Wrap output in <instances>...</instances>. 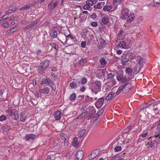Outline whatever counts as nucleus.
<instances>
[{
    "label": "nucleus",
    "instance_id": "obj_33",
    "mask_svg": "<svg viewBox=\"0 0 160 160\" xmlns=\"http://www.w3.org/2000/svg\"><path fill=\"white\" fill-rule=\"evenodd\" d=\"M126 72L127 73L129 74L132 72V70L129 67L127 68L126 69Z\"/></svg>",
    "mask_w": 160,
    "mask_h": 160
},
{
    "label": "nucleus",
    "instance_id": "obj_27",
    "mask_svg": "<svg viewBox=\"0 0 160 160\" xmlns=\"http://www.w3.org/2000/svg\"><path fill=\"white\" fill-rule=\"evenodd\" d=\"M50 45L52 46V48L55 49L56 50H57L58 47V45L55 42H52L50 44Z\"/></svg>",
    "mask_w": 160,
    "mask_h": 160
},
{
    "label": "nucleus",
    "instance_id": "obj_6",
    "mask_svg": "<svg viewBox=\"0 0 160 160\" xmlns=\"http://www.w3.org/2000/svg\"><path fill=\"white\" fill-rule=\"evenodd\" d=\"M104 99L103 98H99L98 101L95 102V106L97 108H99L102 106L103 103Z\"/></svg>",
    "mask_w": 160,
    "mask_h": 160
},
{
    "label": "nucleus",
    "instance_id": "obj_12",
    "mask_svg": "<svg viewBox=\"0 0 160 160\" xmlns=\"http://www.w3.org/2000/svg\"><path fill=\"white\" fill-rule=\"evenodd\" d=\"M50 89L48 88H44L43 89H40L39 92L40 93L48 94L49 93Z\"/></svg>",
    "mask_w": 160,
    "mask_h": 160
},
{
    "label": "nucleus",
    "instance_id": "obj_58",
    "mask_svg": "<svg viewBox=\"0 0 160 160\" xmlns=\"http://www.w3.org/2000/svg\"><path fill=\"white\" fill-rule=\"evenodd\" d=\"M91 18L93 19L96 18L97 17V15L95 13H94L91 15Z\"/></svg>",
    "mask_w": 160,
    "mask_h": 160
},
{
    "label": "nucleus",
    "instance_id": "obj_13",
    "mask_svg": "<svg viewBox=\"0 0 160 160\" xmlns=\"http://www.w3.org/2000/svg\"><path fill=\"white\" fill-rule=\"evenodd\" d=\"M129 59L126 56H122V57L121 61H122V63L123 66L125 65L126 63L128 61Z\"/></svg>",
    "mask_w": 160,
    "mask_h": 160
},
{
    "label": "nucleus",
    "instance_id": "obj_16",
    "mask_svg": "<svg viewBox=\"0 0 160 160\" xmlns=\"http://www.w3.org/2000/svg\"><path fill=\"white\" fill-rule=\"evenodd\" d=\"M35 135L32 134H27L26 136V138L28 140H29L30 139L33 140L35 138Z\"/></svg>",
    "mask_w": 160,
    "mask_h": 160
},
{
    "label": "nucleus",
    "instance_id": "obj_21",
    "mask_svg": "<svg viewBox=\"0 0 160 160\" xmlns=\"http://www.w3.org/2000/svg\"><path fill=\"white\" fill-rule=\"evenodd\" d=\"M134 19V14L133 13L132 14L131 13L130 15H129L127 18V21L131 22L133 21Z\"/></svg>",
    "mask_w": 160,
    "mask_h": 160
},
{
    "label": "nucleus",
    "instance_id": "obj_17",
    "mask_svg": "<svg viewBox=\"0 0 160 160\" xmlns=\"http://www.w3.org/2000/svg\"><path fill=\"white\" fill-rule=\"evenodd\" d=\"M114 93L113 92H111L109 93L105 98V99L109 100L111 99L113 97Z\"/></svg>",
    "mask_w": 160,
    "mask_h": 160
},
{
    "label": "nucleus",
    "instance_id": "obj_24",
    "mask_svg": "<svg viewBox=\"0 0 160 160\" xmlns=\"http://www.w3.org/2000/svg\"><path fill=\"white\" fill-rule=\"evenodd\" d=\"M152 104V103L148 102L146 104H142L140 106V109H143L147 107V106H148Z\"/></svg>",
    "mask_w": 160,
    "mask_h": 160
},
{
    "label": "nucleus",
    "instance_id": "obj_52",
    "mask_svg": "<svg viewBox=\"0 0 160 160\" xmlns=\"http://www.w3.org/2000/svg\"><path fill=\"white\" fill-rule=\"evenodd\" d=\"M90 111H91L92 112L91 113V114H93L95 113V110L94 108V107H91L89 109Z\"/></svg>",
    "mask_w": 160,
    "mask_h": 160
},
{
    "label": "nucleus",
    "instance_id": "obj_44",
    "mask_svg": "<svg viewBox=\"0 0 160 160\" xmlns=\"http://www.w3.org/2000/svg\"><path fill=\"white\" fill-rule=\"evenodd\" d=\"M115 151L116 152H118L122 150L121 147L120 146H117L114 148Z\"/></svg>",
    "mask_w": 160,
    "mask_h": 160
},
{
    "label": "nucleus",
    "instance_id": "obj_40",
    "mask_svg": "<svg viewBox=\"0 0 160 160\" xmlns=\"http://www.w3.org/2000/svg\"><path fill=\"white\" fill-rule=\"evenodd\" d=\"M88 114V111L82 113V114H81V117L82 118L85 117Z\"/></svg>",
    "mask_w": 160,
    "mask_h": 160
},
{
    "label": "nucleus",
    "instance_id": "obj_14",
    "mask_svg": "<svg viewBox=\"0 0 160 160\" xmlns=\"http://www.w3.org/2000/svg\"><path fill=\"white\" fill-rule=\"evenodd\" d=\"M72 143L73 146L76 147H78L79 144V142H78V138L77 137L74 138Z\"/></svg>",
    "mask_w": 160,
    "mask_h": 160
},
{
    "label": "nucleus",
    "instance_id": "obj_62",
    "mask_svg": "<svg viewBox=\"0 0 160 160\" xmlns=\"http://www.w3.org/2000/svg\"><path fill=\"white\" fill-rule=\"evenodd\" d=\"M12 12L11 10L9 9L6 11L5 13L7 14H9L11 13Z\"/></svg>",
    "mask_w": 160,
    "mask_h": 160
},
{
    "label": "nucleus",
    "instance_id": "obj_45",
    "mask_svg": "<svg viewBox=\"0 0 160 160\" xmlns=\"http://www.w3.org/2000/svg\"><path fill=\"white\" fill-rule=\"evenodd\" d=\"M7 119L6 117L4 115H2L0 117V121H3Z\"/></svg>",
    "mask_w": 160,
    "mask_h": 160
},
{
    "label": "nucleus",
    "instance_id": "obj_64",
    "mask_svg": "<svg viewBox=\"0 0 160 160\" xmlns=\"http://www.w3.org/2000/svg\"><path fill=\"white\" fill-rule=\"evenodd\" d=\"M86 34L83 33V32L82 34V38H83L85 39L86 37Z\"/></svg>",
    "mask_w": 160,
    "mask_h": 160
},
{
    "label": "nucleus",
    "instance_id": "obj_25",
    "mask_svg": "<svg viewBox=\"0 0 160 160\" xmlns=\"http://www.w3.org/2000/svg\"><path fill=\"white\" fill-rule=\"evenodd\" d=\"M105 3L104 2H98V3L97 4L95 5L94 6V7L95 8H98L99 9H100L102 8V7H101V5L102 4V5H104Z\"/></svg>",
    "mask_w": 160,
    "mask_h": 160
},
{
    "label": "nucleus",
    "instance_id": "obj_19",
    "mask_svg": "<svg viewBox=\"0 0 160 160\" xmlns=\"http://www.w3.org/2000/svg\"><path fill=\"white\" fill-rule=\"evenodd\" d=\"M51 32V36L52 38H55L58 35V32L55 30H52Z\"/></svg>",
    "mask_w": 160,
    "mask_h": 160
},
{
    "label": "nucleus",
    "instance_id": "obj_7",
    "mask_svg": "<svg viewBox=\"0 0 160 160\" xmlns=\"http://www.w3.org/2000/svg\"><path fill=\"white\" fill-rule=\"evenodd\" d=\"M158 142H159V139H158L157 138H156L153 141H150L148 143V144L150 147L152 148L154 147Z\"/></svg>",
    "mask_w": 160,
    "mask_h": 160
},
{
    "label": "nucleus",
    "instance_id": "obj_2",
    "mask_svg": "<svg viewBox=\"0 0 160 160\" xmlns=\"http://www.w3.org/2000/svg\"><path fill=\"white\" fill-rule=\"evenodd\" d=\"M101 82L99 81H96L92 86L91 89L92 92H94L95 94L101 90Z\"/></svg>",
    "mask_w": 160,
    "mask_h": 160
},
{
    "label": "nucleus",
    "instance_id": "obj_20",
    "mask_svg": "<svg viewBox=\"0 0 160 160\" xmlns=\"http://www.w3.org/2000/svg\"><path fill=\"white\" fill-rule=\"evenodd\" d=\"M32 5H31V4H27L25 5L22 8H20L19 9L20 10H27L29 9L30 7H31Z\"/></svg>",
    "mask_w": 160,
    "mask_h": 160
},
{
    "label": "nucleus",
    "instance_id": "obj_37",
    "mask_svg": "<svg viewBox=\"0 0 160 160\" xmlns=\"http://www.w3.org/2000/svg\"><path fill=\"white\" fill-rule=\"evenodd\" d=\"M39 22L38 21L36 20L33 22L32 23H31L30 24L32 28L34 27H36L37 25L38 24Z\"/></svg>",
    "mask_w": 160,
    "mask_h": 160
},
{
    "label": "nucleus",
    "instance_id": "obj_49",
    "mask_svg": "<svg viewBox=\"0 0 160 160\" xmlns=\"http://www.w3.org/2000/svg\"><path fill=\"white\" fill-rule=\"evenodd\" d=\"M87 62V60L85 58L82 59H81V65H82V62L83 63L82 65H84V63H86Z\"/></svg>",
    "mask_w": 160,
    "mask_h": 160
},
{
    "label": "nucleus",
    "instance_id": "obj_56",
    "mask_svg": "<svg viewBox=\"0 0 160 160\" xmlns=\"http://www.w3.org/2000/svg\"><path fill=\"white\" fill-rule=\"evenodd\" d=\"M91 25L92 27H95L98 26V23L96 22H93L91 23Z\"/></svg>",
    "mask_w": 160,
    "mask_h": 160
},
{
    "label": "nucleus",
    "instance_id": "obj_61",
    "mask_svg": "<svg viewBox=\"0 0 160 160\" xmlns=\"http://www.w3.org/2000/svg\"><path fill=\"white\" fill-rule=\"evenodd\" d=\"M60 138H62V139L63 140H65L64 141V143H65V141L66 140V139L65 138L64 136H63L62 135V134H60Z\"/></svg>",
    "mask_w": 160,
    "mask_h": 160
},
{
    "label": "nucleus",
    "instance_id": "obj_10",
    "mask_svg": "<svg viewBox=\"0 0 160 160\" xmlns=\"http://www.w3.org/2000/svg\"><path fill=\"white\" fill-rule=\"evenodd\" d=\"M122 18L124 19H126L128 16V11L127 9L123 10L122 11Z\"/></svg>",
    "mask_w": 160,
    "mask_h": 160
},
{
    "label": "nucleus",
    "instance_id": "obj_54",
    "mask_svg": "<svg viewBox=\"0 0 160 160\" xmlns=\"http://www.w3.org/2000/svg\"><path fill=\"white\" fill-rule=\"evenodd\" d=\"M81 46L83 48H85L86 46V42L85 41H82L81 44Z\"/></svg>",
    "mask_w": 160,
    "mask_h": 160
},
{
    "label": "nucleus",
    "instance_id": "obj_47",
    "mask_svg": "<svg viewBox=\"0 0 160 160\" xmlns=\"http://www.w3.org/2000/svg\"><path fill=\"white\" fill-rule=\"evenodd\" d=\"M108 78H110V79L113 78L114 76V74L112 73H109L108 74Z\"/></svg>",
    "mask_w": 160,
    "mask_h": 160
},
{
    "label": "nucleus",
    "instance_id": "obj_55",
    "mask_svg": "<svg viewBox=\"0 0 160 160\" xmlns=\"http://www.w3.org/2000/svg\"><path fill=\"white\" fill-rule=\"evenodd\" d=\"M47 83V78L46 79L45 78H42L41 81V84H46Z\"/></svg>",
    "mask_w": 160,
    "mask_h": 160
},
{
    "label": "nucleus",
    "instance_id": "obj_5",
    "mask_svg": "<svg viewBox=\"0 0 160 160\" xmlns=\"http://www.w3.org/2000/svg\"><path fill=\"white\" fill-rule=\"evenodd\" d=\"M122 89V92L123 93L128 92L132 88L131 85L129 83H124L121 86Z\"/></svg>",
    "mask_w": 160,
    "mask_h": 160
},
{
    "label": "nucleus",
    "instance_id": "obj_42",
    "mask_svg": "<svg viewBox=\"0 0 160 160\" xmlns=\"http://www.w3.org/2000/svg\"><path fill=\"white\" fill-rule=\"evenodd\" d=\"M80 152L79 151H78L75 154L76 160H79L80 158Z\"/></svg>",
    "mask_w": 160,
    "mask_h": 160
},
{
    "label": "nucleus",
    "instance_id": "obj_46",
    "mask_svg": "<svg viewBox=\"0 0 160 160\" xmlns=\"http://www.w3.org/2000/svg\"><path fill=\"white\" fill-rule=\"evenodd\" d=\"M64 37L65 38L66 40H67L69 38H71L72 39L73 38L72 35L71 34H69L68 36H65Z\"/></svg>",
    "mask_w": 160,
    "mask_h": 160
},
{
    "label": "nucleus",
    "instance_id": "obj_31",
    "mask_svg": "<svg viewBox=\"0 0 160 160\" xmlns=\"http://www.w3.org/2000/svg\"><path fill=\"white\" fill-rule=\"evenodd\" d=\"M16 28H12L8 30L6 32V34L8 35L10 33H12L16 31Z\"/></svg>",
    "mask_w": 160,
    "mask_h": 160
},
{
    "label": "nucleus",
    "instance_id": "obj_29",
    "mask_svg": "<svg viewBox=\"0 0 160 160\" xmlns=\"http://www.w3.org/2000/svg\"><path fill=\"white\" fill-rule=\"evenodd\" d=\"M47 82L50 86L53 84V83L49 78H47Z\"/></svg>",
    "mask_w": 160,
    "mask_h": 160
},
{
    "label": "nucleus",
    "instance_id": "obj_60",
    "mask_svg": "<svg viewBox=\"0 0 160 160\" xmlns=\"http://www.w3.org/2000/svg\"><path fill=\"white\" fill-rule=\"evenodd\" d=\"M148 134V133L147 132H146L144 134H141L140 135V136L142 137V138H145V137H146L147 135Z\"/></svg>",
    "mask_w": 160,
    "mask_h": 160
},
{
    "label": "nucleus",
    "instance_id": "obj_38",
    "mask_svg": "<svg viewBox=\"0 0 160 160\" xmlns=\"http://www.w3.org/2000/svg\"><path fill=\"white\" fill-rule=\"evenodd\" d=\"M154 137L158 139H159V142H160V132H156L154 135Z\"/></svg>",
    "mask_w": 160,
    "mask_h": 160
},
{
    "label": "nucleus",
    "instance_id": "obj_34",
    "mask_svg": "<svg viewBox=\"0 0 160 160\" xmlns=\"http://www.w3.org/2000/svg\"><path fill=\"white\" fill-rule=\"evenodd\" d=\"M87 82V79L86 78H83L81 80V83L82 84H84L86 83Z\"/></svg>",
    "mask_w": 160,
    "mask_h": 160
},
{
    "label": "nucleus",
    "instance_id": "obj_50",
    "mask_svg": "<svg viewBox=\"0 0 160 160\" xmlns=\"http://www.w3.org/2000/svg\"><path fill=\"white\" fill-rule=\"evenodd\" d=\"M122 88L121 86L120 87L116 92V94L117 95L119 94L121 91H122Z\"/></svg>",
    "mask_w": 160,
    "mask_h": 160
},
{
    "label": "nucleus",
    "instance_id": "obj_11",
    "mask_svg": "<svg viewBox=\"0 0 160 160\" xmlns=\"http://www.w3.org/2000/svg\"><path fill=\"white\" fill-rule=\"evenodd\" d=\"M153 108L154 112L156 113H158V110H160V103H155L154 104Z\"/></svg>",
    "mask_w": 160,
    "mask_h": 160
},
{
    "label": "nucleus",
    "instance_id": "obj_57",
    "mask_svg": "<svg viewBox=\"0 0 160 160\" xmlns=\"http://www.w3.org/2000/svg\"><path fill=\"white\" fill-rule=\"evenodd\" d=\"M137 68H138V67H134V70L135 72H136V73H137L139 72L140 69H141V67L139 68L138 69V71L136 70Z\"/></svg>",
    "mask_w": 160,
    "mask_h": 160
},
{
    "label": "nucleus",
    "instance_id": "obj_8",
    "mask_svg": "<svg viewBox=\"0 0 160 160\" xmlns=\"http://www.w3.org/2000/svg\"><path fill=\"white\" fill-rule=\"evenodd\" d=\"M62 112L59 111H56L54 114V116L56 120H59L61 118Z\"/></svg>",
    "mask_w": 160,
    "mask_h": 160
},
{
    "label": "nucleus",
    "instance_id": "obj_23",
    "mask_svg": "<svg viewBox=\"0 0 160 160\" xmlns=\"http://www.w3.org/2000/svg\"><path fill=\"white\" fill-rule=\"evenodd\" d=\"M64 49V51L67 54H70L72 52L71 51H69L71 49V48L69 46L66 47Z\"/></svg>",
    "mask_w": 160,
    "mask_h": 160
},
{
    "label": "nucleus",
    "instance_id": "obj_41",
    "mask_svg": "<svg viewBox=\"0 0 160 160\" xmlns=\"http://www.w3.org/2000/svg\"><path fill=\"white\" fill-rule=\"evenodd\" d=\"M76 98V95L75 93L72 94L70 97V99L71 100H74Z\"/></svg>",
    "mask_w": 160,
    "mask_h": 160
},
{
    "label": "nucleus",
    "instance_id": "obj_59",
    "mask_svg": "<svg viewBox=\"0 0 160 160\" xmlns=\"http://www.w3.org/2000/svg\"><path fill=\"white\" fill-rule=\"evenodd\" d=\"M86 89V87L85 86H82L81 87V91L84 92Z\"/></svg>",
    "mask_w": 160,
    "mask_h": 160
},
{
    "label": "nucleus",
    "instance_id": "obj_32",
    "mask_svg": "<svg viewBox=\"0 0 160 160\" xmlns=\"http://www.w3.org/2000/svg\"><path fill=\"white\" fill-rule=\"evenodd\" d=\"M101 64L102 66H104L107 63V62L105 60V59L104 58H102L100 60Z\"/></svg>",
    "mask_w": 160,
    "mask_h": 160
},
{
    "label": "nucleus",
    "instance_id": "obj_48",
    "mask_svg": "<svg viewBox=\"0 0 160 160\" xmlns=\"http://www.w3.org/2000/svg\"><path fill=\"white\" fill-rule=\"evenodd\" d=\"M70 85L72 88H75L76 87V85L75 82H72L71 83Z\"/></svg>",
    "mask_w": 160,
    "mask_h": 160
},
{
    "label": "nucleus",
    "instance_id": "obj_3",
    "mask_svg": "<svg viewBox=\"0 0 160 160\" xmlns=\"http://www.w3.org/2000/svg\"><path fill=\"white\" fill-rule=\"evenodd\" d=\"M8 115L10 116H13V119L14 120H17L19 118V115L18 112L15 109L11 108L7 110L6 111Z\"/></svg>",
    "mask_w": 160,
    "mask_h": 160
},
{
    "label": "nucleus",
    "instance_id": "obj_43",
    "mask_svg": "<svg viewBox=\"0 0 160 160\" xmlns=\"http://www.w3.org/2000/svg\"><path fill=\"white\" fill-rule=\"evenodd\" d=\"M86 129H82L81 130V138L83 137L84 134L85 133Z\"/></svg>",
    "mask_w": 160,
    "mask_h": 160
},
{
    "label": "nucleus",
    "instance_id": "obj_30",
    "mask_svg": "<svg viewBox=\"0 0 160 160\" xmlns=\"http://www.w3.org/2000/svg\"><path fill=\"white\" fill-rule=\"evenodd\" d=\"M104 110V109L103 108L98 112L96 114V115H97L98 117L101 116L103 113Z\"/></svg>",
    "mask_w": 160,
    "mask_h": 160
},
{
    "label": "nucleus",
    "instance_id": "obj_4",
    "mask_svg": "<svg viewBox=\"0 0 160 160\" xmlns=\"http://www.w3.org/2000/svg\"><path fill=\"white\" fill-rule=\"evenodd\" d=\"M100 149H96L93 150L89 156L88 158L90 160L93 159L97 156L100 152Z\"/></svg>",
    "mask_w": 160,
    "mask_h": 160
},
{
    "label": "nucleus",
    "instance_id": "obj_39",
    "mask_svg": "<svg viewBox=\"0 0 160 160\" xmlns=\"http://www.w3.org/2000/svg\"><path fill=\"white\" fill-rule=\"evenodd\" d=\"M86 3L88 4L90 7V6H92L93 5L94 2L92 0H88L86 2Z\"/></svg>",
    "mask_w": 160,
    "mask_h": 160
},
{
    "label": "nucleus",
    "instance_id": "obj_36",
    "mask_svg": "<svg viewBox=\"0 0 160 160\" xmlns=\"http://www.w3.org/2000/svg\"><path fill=\"white\" fill-rule=\"evenodd\" d=\"M25 116L23 113H21V116H20V121L22 122H24L25 120Z\"/></svg>",
    "mask_w": 160,
    "mask_h": 160
},
{
    "label": "nucleus",
    "instance_id": "obj_15",
    "mask_svg": "<svg viewBox=\"0 0 160 160\" xmlns=\"http://www.w3.org/2000/svg\"><path fill=\"white\" fill-rule=\"evenodd\" d=\"M58 4V1H56V2L54 3L52 5V6H50V4H49L48 6V8L49 10H52L54 8H55Z\"/></svg>",
    "mask_w": 160,
    "mask_h": 160
},
{
    "label": "nucleus",
    "instance_id": "obj_53",
    "mask_svg": "<svg viewBox=\"0 0 160 160\" xmlns=\"http://www.w3.org/2000/svg\"><path fill=\"white\" fill-rule=\"evenodd\" d=\"M90 8V7H89V5L87 4H86L83 7V9L85 10H88Z\"/></svg>",
    "mask_w": 160,
    "mask_h": 160
},
{
    "label": "nucleus",
    "instance_id": "obj_28",
    "mask_svg": "<svg viewBox=\"0 0 160 160\" xmlns=\"http://www.w3.org/2000/svg\"><path fill=\"white\" fill-rule=\"evenodd\" d=\"M102 21L103 23L106 24L108 22L109 19L107 17H104L102 18Z\"/></svg>",
    "mask_w": 160,
    "mask_h": 160
},
{
    "label": "nucleus",
    "instance_id": "obj_35",
    "mask_svg": "<svg viewBox=\"0 0 160 160\" xmlns=\"http://www.w3.org/2000/svg\"><path fill=\"white\" fill-rule=\"evenodd\" d=\"M10 129V127L8 125H6L2 127V129L5 131L9 130Z\"/></svg>",
    "mask_w": 160,
    "mask_h": 160
},
{
    "label": "nucleus",
    "instance_id": "obj_22",
    "mask_svg": "<svg viewBox=\"0 0 160 160\" xmlns=\"http://www.w3.org/2000/svg\"><path fill=\"white\" fill-rule=\"evenodd\" d=\"M119 43L120 44H118V46H119V47H122V48H126V43L124 41H121Z\"/></svg>",
    "mask_w": 160,
    "mask_h": 160
},
{
    "label": "nucleus",
    "instance_id": "obj_1",
    "mask_svg": "<svg viewBox=\"0 0 160 160\" xmlns=\"http://www.w3.org/2000/svg\"><path fill=\"white\" fill-rule=\"evenodd\" d=\"M50 64V61L46 59L39 64L38 67V72L41 74H42L48 68Z\"/></svg>",
    "mask_w": 160,
    "mask_h": 160
},
{
    "label": "nucleus",
    "instance_id": "obj_9",
    "mask_svg": "<svg viewBox=\"0 0 160 160\" xmlns=\"http://www.w3.org/2000/svg\"><path fill=\"white\" fill-rule=\"evenodd\" d=\"M137 61L138 63L141 66H143V63L145 62V60L142 58L140 56H138L137 57Z\"/></svg>",
    "mask_w": 160,
    "mask_h": 160
},
{
    "label": "nucleus",
    "instance_id": "obj_26",
    "mask_svg": "<svg viewBox=\"0 0 160 160\" xmlns=\"http://www.w3.org/2000/svg\"><path fill=\"white\" fill-rule=\"evenodd\" d=\"M112 7L111 5L107 6L106 5L104 7L103 10L104 11H108L112 9Z\"/></svg>",
    "mask_w": 160,
    "mask_h": 160
},
{
    "label": "nucleus",
    "instance_id": "obj_51",
    "mask_svg": "<svg viewBox=\"0 0 160 160\" xmlns=\"http://www.w3.org/2000/svg\"><path fill=\"white\" fill-rule=\"evenodd\" d=\"M9 23L8 22H6L5 23H3L2 26L3 27L7 28L9 26Z\"/></svg>",
    "mask_w": 160,
    "mask_h": 160
},
{
    "label": "nucleus",
    "instance_id": "obj_18",
    "mask_svg": "<svg viewBox=\"0 0 160 160\" xmlns=\"http://www.w3.org/2000/svg\"><path fill=\"white\" fill-rule=\"evenodd\" d=\"M104 75L105 73L102 70H99V72L97 74L98 77L99 78L104 76Z\"/></svg>",
    "mask_w": 160,
    "mask_h": 160
},
{
    "label": "nucleus",
    "instance_id": "obj_63",
    "mask_svg": "<svg viewBox=\"0 0 160 160\" xmlns=\"http://www.w3.org/2000/svg\"><path fill=\"white\" fill-rule=\"evenodd\" d=\"M117 79L118 80H121L122 79V77H121V76H120L119 75H118L117 77Z\"/></svg>",
    "mask_w": 160,
    "mask_h": 160
}]
</instances>
